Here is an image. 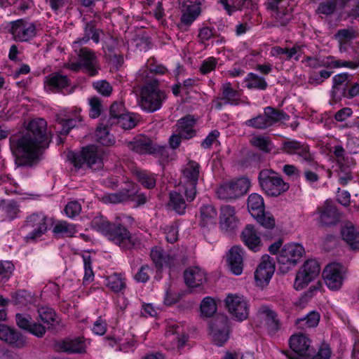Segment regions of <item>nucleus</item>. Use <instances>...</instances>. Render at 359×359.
<instances>
[{
    "mask_svg": "<svg viewBox=\"0 0 359 359\" xmlns=\"http://www.w3.org/2000/svg\"><path fill=\"white\" fill-rule=\"evenodd\" d=\"M46 128L47 123L43 118L33 119L24 134L9 138L17 168L32 167L38 163L43 150L48 146Z\"/></svg>",
    "mask_w": 359,
    "mask_h": 359,
    "instance_id": "f257e3e1",
    "label": "nucleus"
},
{
    "mask_svg": "<svg viewBox=\"0 0 359 359\" xmlns=\"http://www.w3.org/2000/svg\"><path fill=\"white\" fill-rule=\"evenodd\" d=\"M92 223L97 231L120 248L129 249L135 245L134 238L123 225L110 223L102 217H95Z\"/></svg>",
    "mask_w": 359,
    "mask_h": 359,
    "instance_id": "f03ea898",
    "label": "nucleus"
},
{
    "mask_svg": "<svg viewBox=\"0 0 359 359\" xmlns=\"http://www.w3.org/2000/svg\"><path fill=\"white\" fill-rule=\"evenodd\" d=\"M166 99L165 93L158 88V81L151 79L147 81L141 90V100L140 102L142 109L154 112L158 110L163 102Z\"/></svg>",
    "mask_w": 359,
    "mask_h": 359,
    "instance_id": "7ed1b4c3",
    "label": "nucleus"
},
{
    "mask_svg": "<svg viewBox=\"0 0 359 359\" xmlns=\"http://www.w3.org/2000/svg\"><path fill=\"white\" fill-rule=\"evenodd\" d=\"M104 152L95 145L83 148L80 153H72L69 155L74 165L78 168L86 165L93 170H98L103 167Z\"/></svg>",
    "mask_w": 359,
    "mask_h": 359,
    "instance_id": "20e7f679",
    "label": "nucleus"
},
{
    "mask_svg": "<svg viewBox=\"0 0 359 359\" xmlns=\"http://www.w3.org/2000/svg\"><path fill=\"white\" fill-rule=\"evenodd\" d=\"M52 219L43 212H34L27 217L24 229L28 231L25 240L29 243H35L45 235Z\"/></svg>",
    "mask_w": 359,
    "mask_h": 359,
    "instance_id": "39448f33",
    "label": "nucleus"
},
{
    "mask_svg": "<svg viewBox=\"0 0 359 359\" xmlns=\"http://www.w3.org/2000/svg\"><path fill=\"white\" fill-rule=\"evenodd\" d=\"M259 183L262 189L270 196H278L289 189L288 183L284 182L279 174L271 169L259 172Z\"/></svg>",
    "mask_w": 359,
    "mask_h": 359,
    "instance_id": "423d86ee",
    "label": "nucleus"
},
{
    "mask_svg": "<svg viewBox=\"0 0 359 359\" xmlns=\"http://www.w3.org/2000/svg\"><path fill=\"white\" fill-rule=\"evenodd\" d=\"M305 254L302 245L297 243L285 244L280 250L277 257L280 269L283 273L294 267Z\"/></svg>",
    "mask_w": 359,
    "mask_h": 359,
    "instance_id": "0eeeda50",
    "label": "nucleus"
},
{
    "mask_svg": "<svg viewBox=\"0 0 359 359\" xmlns=\"http://www.w3.org/2000/svg\"><path fill=\"white\" fill-rule=\"evenodd\" d=\"M75 53L78 56V61L69 62L67 67L74 72L83 69L88 75L95 76L98 72V60L95 53L86 47H79Z\"/></svg>",
    "mask_w": 359,
    "mask_h": 359,
    "instance_id": "6e6552de",
    "label": "nucleus"
},
{
    "mask_svg": "<svg viewBox=\"0 0 359 359\" xmlns=\"http://www.w3.org/2000/svg\"><path fill=\"white\" fill-rule=\"evenodd\" d=\"M200 168L198 163L190 161L182 170V179L184 184L183 192L188 201H193L196 197Z\"/></svg>",
    "mask_w": 359,
    "mask_h": 359,
    "instance_id": "1a4fd4ad",
    "label": "nucleus"
},
{
    "mask_svg": "<svg viewBox=\"0 0 359 359\" xmlns=\"http://www.w3.org/2000/svg\"><path fill=\"white\" fill-rule=\"evenodd\" d=\"M166 348L180 353L188 340V335L185 332L183 325L179 323H168L165 330Z\"/></svg>",
    "mask_w": 359,
    "mask_h": 359,
    "instance_id": "9d476101",
    "label": "nucleus"
},
{
    "mask_svg": "<svg viewBox=\"0 0 359 359\" xmlns=\"http://www.w3.org/2000/svg\"><path fill=\"white\" fill-rule=\"evenodd\" d=\"M250 186V180L241 177L222 184L217 190L219 198L224 200L234 199L245 194Z\"/></svg>",
    "mask_w": 359,
    "mask_h": 359,
    "instance_id": "9b49d317",
    "label": "nucleus"
},
{
    "mask_svg": "<svg viewBox=\"0 0 359 359\" xmlns=\"http://www.w3.org/2000/svg\"><path fill=\"white\" fill-rule=\"evenodd\" d=\"M320 271V268L316 260H306L297 273L294 283V289L301 290L306 287L319 276Z\"/></svg>",
    "mask_w": 359,
    "mask_h": 359,
    "instance_id": "f8f14e48",
    "label": "nucleus"
},
{
    "mask_svg": "<svg viewBox=\"0 0 359 359\" xmlns=\"http://www.w3.org/2000/svg\"><path fill=\"white\" fill-rule=\"evenodd\" d=\"M9 32L15 41L26 42L36 36V27L31 21L19 19L10 22Z\"/></svg>",
    "mask_w": 359,
    "mask_h": 359,
    "instance_id": "ddd939ff",
    "label": "nucleus"
},
{
    "mask_svg": "<svg viewBox=\"0 0 359 359\" xmlns=\"http://www.w3.org/2000/svg\"><path fill=\"white\" fill-rule=\"evenodd\" d=\"M210 334L216 345L221 346L229 338V319L226 316L218 315L210 324Z\"/></svg>",
    "mask_w": 359,
    "mask_h": 359,
    "instance_id": "4468645a",
    "label": "nucleus"
},
{
    "mask_svg": "<svg viewBox=\"0 0 359 359\" xmlns=\"http://www.w3.org/2000/svg\"><path fill=\"white\" fill-rule=\"evenodd\" d=\"M226 307L233 318L245 320L249 314L248 303L243 296L229 294L225 299Z\"/></svg>",
    "mask_w": 359,
    "mask_h": 359,
    "instance_id": "2eb2a0df",
    "label": "nucleus"
},
{
    "mask_svg": "<svg viewBox=\"0 0 359 359\" xmlns=\"http://www.w3.org/2000/svg\"><path fill=\"white\" fill-rule=\"evenodd\" d=\"M345 268L339 263L328 264L323 272V278L327 287L332 290H339L345 277Z\"/></svg>",
    "mask_w": 359,
    "mask_h": 359,
    "instance_id": "dca6fc26",
    "label": "nucleus"
},
{
    "mask_svg": "<svg viewBox=\"0 0 359 359\" xmlns=\"http://www.w3.org/2000/svg\"><path fill=\"white\" fill-rule=\"evenodd\" d=\"M128 147L132 151L140 154H161L166 151V147L155 144L150 138L145 136H138L129 142Z\"/></svg>",
    "mask_w": 359,
    "mask_h": 359,
    "instance_id": "f3484780",
    "label": "nucleus"
},
{
    "mask_svg": "<svg viewBox=\"0 0 359 359\" xmlns=\"http://www.w3.org/2000/svg\"><path fill=\"white\" fill-rule=\"evenodd\" d=\"M290 346L294 355L290 359H305L312 355L313 351L311 346V341L303 334H293L290 338Z\"/></svg>",
    "mask_w": 359,
    "mask_h": 359,
    "instance_id": "a211bd4d",
    "label": "nucleus"
},
{
    "mask_svg": "<svg viewBox=\"0 0 359 359\" xmlns=\"http://www.w3.org/2000/svg\"><path fill=\"white\" fill-rule=\"evenodd\" d=\"M275 271L273 259L268 255L262 257L255 272V280L259 287H264L269 284Z\"/></svg>",
    "mask_w": 359,
    "mask_h": 359,
    "instance_id": "6ab92c4d",
    "label": "nucleus"
},
{
    "mask_svg": "<svg viewBox=\"0 0 359 359\" xmlns=\"http://www.w3.org/2000/svg\"><path fill=\"white\" fill-rule=\"evenodd\" d=\"M281 149L290 155H297L302 162L311 163L313 162V155L310 153L307 144H302L297 140H289L282 144Z\"/></svg>",
    "mask_w": 359,
    "mask_h": 359,
    "instance_id": "aec40b11",
    "label": "nucleus"
},
{
    "mask_svg": "<svg viewBox=\"0 0 359 359\" xmlns=\"http://www.w3.org/2000/svg\"><path fill=\"white\" fill-rule=\"evenodd\" d=\"M257 318L260 320L262 325L271 334L275 333L280 327L276 313L269 306H261L257 313Z\"/></svg>",
    "mask_w": 359,
    "mask_h": 359,
    "instance_id": "412c9836",
    "label": "nucleus"
},
{
    "mask_svg": "<svg viewBox=\"0 0 359 359\" xmlns=\"http://www.w3.org/2000/svg\"><path fill=\"white\" fill-rule=\"evenodd\" d=\"M238 219L236 215L235 208L226 205L221 207L219 226L222 231L229 232L237 228Z\"/></svg>",
    "mask_w": 359,
    "mask_h": 359,
    "instance_id": "4be33fe9",
    "label": "nucleus"
},
{
    "mask_svg": "<svg viewBox=\"0 0 359 359\" xmlns=\"http://www.w3.org/2000/svg\"><path fill=\"white\" fill-rule=\"evenodd\" d=\"M0 339L14 347L21 348L25 344L24 337L15 329L0 325Z\"/></svg>",
    "mask_w": 359,
    "mask_h": 359,
    "instance_id": "5701e85b",
    "label": "nucleus"
},
{
    "mask_svg": "<svg viewBox=\"0 0 359 359\" xmlns=\"http://www.w3.org/2000/svg\"><path fill=\"white\" fill-rule=\"evenodd\" d=\"M102 34V31L97 29L93 21L87 22L84 27V36L73 42L72 47L74 52H77V48L80 47L81 44L86 43L90 39L98 43L100 41V36Z\"/></svg>",
    "mask_w": 359,
    "mask_h": 359,
    "instance_id": "b1692460",
    "label": "nucleus"
},
{
    "mask_svg": "<svg viewBox=\"0 0 359 359\" xmlns=\"http://www.w3.org/2000/svg\"><path fill=\"white\" fill-rule=\"evenodd\" d=\"M242 239L245 245L254 252L259 251L262 245L259 233L251 224H248L243 231Z\"/></svg>",
    "mask_w": 359,
    "mask_h": 359,
    "instance_id": "393cba45",
    "label": "nucleus"
},
{
    "mask_svg": "<svg viewBox=\"0 0 359 359\" xmlns=\"http://www.w3.org/2000/svg\"><path fill=\"white\" fill-rule=\"evenodd\" d=\"M186 285L189 287H198L206 281L205 272L198 266L188 268L184 273Z\"/></svg>",
    "mask_w": 359,
    "mask_h": 359,
    "instance_id": "a878e982",
    "label": "nucleus"
},
{
    "mask_svg": "<svg viewBox=\"0 0 359 359\" xmlns=\"http://www.w3.org/2000/svg\"><path fill=\"white\" fill-rule=\"evenodd\" d=\"M69 86V79L67 76L59 73H52L48 75L44 81V87L47 91H62Z\"/></svg>",
    "mask_w": 359,
    "mask_h": 359,
    "instance_id": "bb28decb",
    "label": "nucleus"
},
{
    "mask_svg": "<svg viewBox=\"0 0 359 359\" xmlns=\"http://www.w3.org/2000/svg\"><path fill=\"white\" fill-rule=\"evenodd\" d=\"M243 250L239 246H233L229 250L228 263L231 271L238 276L242 273L243 268Z\"/></svg>",
    "mask_w": 359,
    "mask_h": 359,
    "instance_id": "cd10ccee",
    "label": "nucleus"
},
{
    "mask_svg": "<svg viewBox=\"0 0 359 359\" xmlns=\"http://www.w3.org/2000/svg\"><path fill=\"white\" fill-rule=\"evenodd\" d=\"M217 212L211 204L203 205L200 208L199 224L202 227L211 228L216 224Z\"/></svg>",
    "mask_w": 359,
    "mask_h": 359,
    "instance_id": "c85d7f7f",
    "label": "nucleus"
},
{
    "mask_svg": "<svg viewBox=\"0 0 359 359\" xmlns=\"http://www.w3.org/2000/svg\"><path fill=\"white\" fill-rule=\"evenodd\" d=\"M196 119L191 115L180 118L177 123L178 133L185 139H190L196 135L194 126Z\"/></svg>",
    "mask_w": 359,
    "mask_h": 359,
    "instance_id": "c756f323",
    "label": "nucleus"
},
{
    "mask_svg": "<svg viewBox=\"0 0 359 359\" xmlns=\"http://www.w3.org/2000/svg\"><path fill=\"white\" fill-rule=\"evenodd\" d=\"M341 233L343 239L352 250H359V233L351 223L345 224Z\"/></svg>",
    "mask_w": 359,
    "mask_h": 359,
    "instance_id": "7c9ffc66",
    "label": "nucleus"
},
{
    "mask_svg": "<svg viewBox=\"0 0 359 359\" xmlns=\"http://www.w3.org/2000/svg\"><path fill=\"white\" fill-rule=\"evenodd\" d=\"M38 313L40 320L49 328H55L57 326H64V325H60V319L50 307L41 306L39 308Z\"/></svg>",
    "mask_w": 359,
    "mask_h": 359,
    "instance_id": "2f4dec72",
    "label": "nucleus"
},
{
    "mask_svg": "<svg viewBox=\"0 0 359 359\" xmlns=\"http://www.w3.org/2000/svg\"><path fill=\"white\" fill-rule=\"evenodd\" d=\"M59 349L62 351L74 353L85 352L86 343L81 338L67 339L59 344Z\"/></svg>",
    "mask_w": 359,
    "mask_h": 359,
    "instance_id": "473e14b6",
    "label": "nucleus"
},
{
    "mask_svg": "<svg viewBox=\"0 0 359 359\" xmlns=\"http://www.w3.org/2000/svg\"><path fill=\"white\" fill-rule=\"evenodd\" d=\"M339 220V213L335 206L326 201L320 215V222L324 225L334 224Z\"/></svg>",
    "mask_w": 359,
    "mask_h": 359,
    "instance_id": "72a5a7b5",
    "label": "nucleus"
},
{
    "mask_svg": "<svg viewBox=\"0 0 359 359\" xmlns=\"http://www.w3.org/2000/svg\"><path fill=\"white\" fill-rule=\"evenodd\" d=\"M221 99L225 101V103L231 105H238L242 103L241 100V93L234 90L229 82H226L221 87Z\"/></svg>",
    "mask_w": 359,
    "mask_h": 359,
    "instance_id": "f704fd0d",
    "label": "nucleus"
},
{
    "mask_svg": "<svg viewBox=\"0 0 359 359\" xmlns=\"http://www.w3.org/2000/svg\"><path fill=\"white\" fill-rule=\"evenodd\" d=\"M348 74L347 73L338 74L332 78V97L336 99H341V95L346 93V87Z\"/></svg>",
    "mask_w": 359,
    "mask_h": 359,
    "instance_id": "c9c22d12",
    "label": "nucleus"
},
{
    "mask_svg": "<svg viewBox=\"0 0 359 359\" xmlns=\"http://www.w3.org/2000/svg\"><path fill=\"white\" fill-rule=\"evenodd\" d=\"M248 208L253 217L264 212V203L262 196L258 194H252L248 199Z\"/></svg>",
    "mask_w": 359,
    "mask_h": 359,
    "instance_id": "e433bc0d",
    "label": "nucleus"
},
{
    "mask_svg": "<svg viewBox=\"0 0 359 359\" xmlns=\"http://www.w3.org/2000/svg\"><path fill=\"white\" fill-rule=\"evenodd\" d=\"M168 206L179 215H183L187 208V203L181 193L172 191L169 194Z\"/></svg>",
    "mask_w": 359,
    "mask_h": 359,
    "instance_id": "4c0bfd02",
    "label": "nucleus"
},
{
    "mask_svg": "<svg viewBox=\"0 0 359 359\" xmlns=\"http://www.w3.org/2000/svg\"><path fill=\"white\" fill-rule=\"evenodd\" d=\"M330 152L333 153L339 166L348 165L354 166L355 162L350 154L346 152L345 149L341 145H336L330 149Z\"/></svg>",
    "mask_w": 359,
    "mask_h": 359,
    "instance_id": "58836bf2",
    "label": "nucleus"
},
{
    "mask_svg": "<svg viewBox=\"0 0 359 359\" xmlns=\"http://www.w3.org/2000/svg\"><path fill=\"white\" fill-rule=\"evenodd\" d=\"M150 256L156 267L161 268L171 263L170 256L161 247L156 246L153 248L151 250Z\"/></svg>",
    "mask_w": 359,
    "mask_h": 359,
    "instance_id": "ea45409f",
    "label": "nucleus"
},
{
    "mask_svg": "<svg viewBox=\"0 0 359 359\" xmlns=\"http://www.w3.org/2000/svg\"><path fill=\"white\" fill-rule=\"evenodd\" d=\"M77 232L76 226L66 221H60L53 227V233L57 236L72 237Z\"/></svg>",
    "mask_w": 359,
    "mask_h": 359,
    "instance_id": "a19ab883",
    "label": "nucleus"
},
{
    "mask_svg": "<svg viewBox=\"0 0 359 359\" xmlns=\"http://www.w3.org/2000/svg\"><path fill=\"white\" fill-rule=\"evenodd\" d=\"M320 320V314L316 311H311L305 317L299 318L296 321L298 328L305 330L316 327Z\"/></svg>",
    "mask_w": 359,
    "mask_h": 359,
    "instance_id": "79ce46f5",
    "label": "nucleus"
},
{
    "mask_svg": "<svg viewBox=\"0 0 359 359\" xmlns=\"http://www.w3.org/2000/svg\"><path fill=\"white\" fill-rule=\"evenodd\" d=\"M250 142L253 147L258 148L265 153L270 152L273 148L271 139L267 136L262 135L252 136Z\"/></svg>",
    "mask_w": 359,
    "mask_h": 359,
    "instance_id": "37998d69",
    "label": "nucleus"
},
{
    "mask_svg": "<svg viewBox=\"0 0 359 359\" xmlns=\"http://www.w3.org/2000/svg\"><path fill=\"white\" fill-rule=\"evenodd\" d=\"M105 284L115 292H121L126 287L125 278L121 274L114 273L105 278Z\"/></svg>",
    "mask_w": 359,
    "mask_h": 359,
    "instance_id": "c03bdc74",
    "label": "nucleus"
},
{
    "mask_svg": "<svg viewBox=\"0 0 359 359\" xmlns=\"http://www.w3.org/2000/svg\"><path fill=\"white\" fill-rule=\"evenodd\" d=\"M358 30L352 27H349L339 29L334 35V38L338 43L344 41L350 43L352 40L358 38Z\"/></svg>",
    "mask_w": 359,
    "mask_h": 359,
    "instance_id": "a18cd8bd",
    "label": "nucleus"
},
{
    "mask_svg": "<svg viewBox=\"0 0 359 359\" xmlns=\"http://www.w3.org/2000/svg\"><path fill=\"white\" fill-rule=\"evenodd\" d=\"M246 87L248 89H258L264 90L267 88V83L263 77L256 74L249 73L245 79Z\"/></svg>",
    "mask_w": 359,
    "mask_h": 359,
    "instance_id": "49530a36",
    "label": "nucleus"
},
{
    "mask_svg": "<svg viewBox=\"0 0 359 359\" xmlns=\"http://www.w3.org/2000/svg\"><path fill=\"white\" fill-rule=\"evenodd\" d=\"M200 13L201 8L198 6H188L182 15V24L186 26H189L199 16Z\"/></svg>",
    "mask_w": 359,
    "mask_h": 359,
    "instance_id": "de8ad7c7",
    "label": "nucleus"
},
{
    "mask_svg": "<svg viewBox=\"0 0 359 359\" xmlns=\"http://www.w3.org/2000/svg\"><path fill=\"white\" fill-rule=\"evenodd\" d=\"M0 210L5 212L9 220H13L17 217L20 212L19 205L13 201H0Z\"/></svg>",
    "mask_w": 359,
    "mask_h": 359,
    "instance_id": "09e8293b",
    "label": "nucleus"
},
{
    "mask_svg": "<svg viewBox=\"0 0 359 359\" xmlns=\"http://www.w3.org/2000/svg\"><path fill=\"white\" fill-rule=\"evenodd\" d=\"M167 72L165 67L155 64L154 60H149L147 62L145 69L140 70V76L142 79H146L149 73L156 74H164Z\"/></svg>",
    "mask_w": 359,
    "mask_h": 359,
    "instance_id": "8fccbe9b",
    "label": "nucleus"
},
{
    "mask_svg": "<svg viewBox=\"0 0 359 359\" xmlns=\"http://www.w3.org/2000/svg\"><path fill=\"white\" fill-rule=\"evenodd\" d=\"M264 111L266 115L271 126L278 121H287L289 119V116L286 113L277 110L271 107H265Z\"/></svg>",
    "mask_w": 359,
    "mask_h": 359,
    "instance_id": "3c124183",
    "label": "nucleus"
},
{
    "mask_svg": "<svg viewBox=\"0 0 359 359\" xmlns=\"http://www.w3.org/2000/svg\"><path fill=\"white\" fill-rule=\"evenodd\" d=\"M81 117L79 114H76L74 118H71L69 116L62 118H59L58 121L59 124L61 126V130L60 131V135H67L69 130L72 128H74L77 126V123L81 122Z\"/></svg>",
    "mask_w": 359,
    "mask_h": 359,
    "instance_id": "603ef678",
    "label": "nucleus"
},
{
    "mask_svg": "<svg viewBox=\"0 0 359 359\" xmlns=\"http://www.w3.org/2000/svg\"><path fill=\"white\" fill-rule=\"evenodd\" d=\"M243 124L246 126L258 130H264L271 126L264 112L254 118L245 121Z\"/></svg>",
    "mask_w": 359,
    "mask_h": 359,
    "instance_id": "864d4df0",
    "label": "nucleus"
},
{
    "mask_svg": "<svg viewBox=\"0 0 359 359\" xmlns=\"http://www.w3.org/2000/svg\"><path fill=\"white\" fill-rule=\"evenodd\" d=\"M95 135L96 140L104 146H110L114 143V139L109 134L106 126H98L95 130Z\"/></svg>",
    "mask_w": 359,
    "mask_h": 359,
    "instance_id": "5fc2aeb1",
    "label": "nucleus"
},
{
    "mask_svg": "<svg viewBox=\"0 0 359 359\" xmlns=\"http://www.w3.org/2000/svg\"><path fill=\"white\" fill-rule=\"evenodd\" d=\"M137 121V116L133 113H124L121 117L116 121H113L112 123H116L120 127L125 130H128L134 128Z\"/></svg>",
    "mask_w": 359,
    "mask_h": 359,
    "instance_id": "6e6d98bb",
    "label": "nucleus"
},
{
    "mask_svg": "<svg viewBox=\"0 0 359 359\" xmlns=\"http://www.w3.org/2000/svg\"><path fill=\"white\" fill-rule=\"evenodd\" d=\"M82 259L84 268V276L83 278L84 283H88L93 280L94 273L92 267V259L90 255L88 253L82 255Z\"/></svg>",
    "mask_w": 359,
    "mask_h": 359,
    "instance_id": "4d7b16f0",
    "label": "nucleus"
},
{
    "mask_svg": "<svg viewBox=\"0 0 359 359\" xmlns=\"http://www.w3.org/2000/svg\"><path fill=\"white\" fill-rule=\"evenodd\" d=\"M135 174L138 181L145 188L151 189L155 187L156 180L152 174L145 170H137Z\"/></svg>",
    "mask_w": 359,
    "mask_h": 359,
    "instance_id": "13d9d810",
    "label": "nucleus"
},
{
    "mask_svg": "<svg viewBox=\"0 0 359 359\" xmlns=\"http://www.w3.org/2000/svg\"><path fill=\"white\" fill-rule=\"evenodd\" d=\"M217 311V306L213 299L205 297L201 304V311L202 315L210 317Z\"/></svg>",
    "mask_w": 359,
    "mask_h": 359,
    "instance_id": "bf43d9fd",
    "label": "nucleus"
},
{
    "mask_svg": "<svg viewBox=\"0 0 359 359\" xmlns=\"http://www.w3.org/2000/svg\"><path fill=\"white\" fill-rule=\"evenodd\" d=\"M353 166L341 165L339 166V170L338 172L339 182L340 184L345 186L353 179V173L351 168Z\"/></svg>",
    "mask_w": 359,
    "mask_h": 359,
    "instance_id": "052dcab7",
    "label": "nucleus"
},
{
    "mask_svg": "<svg viewBox=\"0 0 359 359\" xmlns=\"http://www.w3.org/2000/svg\"><path fill=\"white\" fill-rule=\"evenodd\" d=\"M14 270V265L9 261L0 262V282L5 283L11 277Z\"/></svg>",
    "mask_w": 359,
    "mask_h": 359,
    "instance_id": "680f3d73",
    "label": "nucleus"
},
{
    "mask_svg": "<svg viewBox=\"0 0 359 359\" xmlns=\"http://www.w3.org/2000/svg\"><path fill=\"white\" fill-rule=\"evenodd\" d=\"M93 88L100 95L109 97L112 93V86L106 80L97 81L93 83Z\"/></svg>",
    "mask_w": 359,
    "mask_h": 359,
    "instance_id": "e2e57ef3",
    "label": "nucleus"
},
{
    "mask_svg": "<svg viewBox=\"0 0 359 359\" xmlns=\"http://www.w3.org/2000/svg\"><path fill=\"white\" fill-rule=\"evenodd\" d=\"M332 73L326 69H322L319 72H312L309 76V81L315 85L321 84L331 76Z\"/></svg>",
    "mask_w": 359,
    "mask_h": 359,
    "instance_id": "0e129e2a",
    "label": "nucleus"
},
{
    "mask_svg": "<svg viewBox=\"0 0 359 359\" xmlns=\"http://www.w3.org/2000/svg\"><path fill=\"white\" fill-rule=\"evenodd\" d=\"M336 0H329L320 4L317 8L318 14L329 15L332 14L336 9Z\"/></svg>",
    "mask_w": 359,
    "mask_h": 359,
    "instance_id": "69168bd1",
    "label": "nucleus"
},
{
    "mask_svg": "<svg viewBox=\"0 0 359 359\" xmlns=\"http://www.w3.org/2000/svg\"><path fill=\"white\" fill-rule=\"evenodd\" d=\"M15 321L20 328L25 330L30 329L33 322L31 316L27 313H17L15 315Z\"/></svg>",
    "mask_w": 359,
    "mask_h": 359,
    "instance_id": "338daca9",
    "label": "nucleus"
},
{
    "mask_svg": "<svg viewBox=\"0 0 359 359\" xmlns=\"http://www.w3.org/2000/svg\"><path fill=\"white\" fill-rule=\"evenodd\" d=\"M81 211V204L76 201H73L69 202L65 208V212L66 215L69 218H74L77 215H79V213Z\"/></svg>",
    "mask_w": 359,
    "mask_h": 359,
    "instance_id": "774afa93",
    "label": "nucleus"
}]
</instances>
